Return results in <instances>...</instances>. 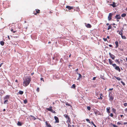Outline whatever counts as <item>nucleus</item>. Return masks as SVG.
Returning a JSON list of instances; mask_svg holds the SVG:
<instances>
[{
  "mask_svg": "<svg viewBox=\"0 0 127 127\" xmlns=\"http://www.w3.org/2000/svg\"><path fill=\"white\" fill-rule=\"evenodd\" d=\"M31 81V78L28 77L23 82L24 86L26 87L28 86L30 83Z\"/></svg>",
  "mask_w": 127,
  "mask_h": 127,
  "instance_id": "f257e3e1",
  "label": "nucleus"
},
{
  "mask_svg": "<svg viewBox=\"0 0 127 127\" xmlns=\"http://www.w3.org/2000/svg\"><path fill=\"white\" fill-rule=\"evenodd\" d=\"M10 96V95H6L4 97V104H6V103L7 102H8V100Z\"/></svg>",
  "mask_w": 127,
  "mask_h": 127,
  "instance_id": "f03ea898",
  "label": "nucleus"
},
{
  "mask_svg": "<svg viewBox=\"0 0 127 127\" xmlns=\"http://www.w3.org/2000/svg\"><path fill=\"white\" fill-rule=\"evenodd\" d=\"M109 100L110 101H112L114 98V95L111 93H110L109 94Z\"/></svg>",
  "mask_w": 127,
  "mask_h": 127,
  "instance_id": "7ed1b4c3",
  "label": "nucleus"
},
{
  "mask_svg": "<svg viewBox=\"0 0 127 127\" xmlns=\"http://www.w3.org/2000/svg\"><path fill=\"white\" fill-rule=\"evenodd\" d=\"M112 66L114 67H115V69L117 70H118L119 72L121 71V69L119 66H117L115 64H113Z\"/></svg>",
  "mask_w": 127,
  "mask_h": 127,
  "instance_id": "20e7f679",
  "label": "nucleus"
},
{
  "mask_svg": "<svg viewBox=\"0 0 127 127\" xmlns=\"http://www.w3.org/2000/svg\"><path fill=\"white\" fill-rule=\"evenodd\" d=\"M94 112L96 116L101 114L100 112L97 110L95 109V110L94 111Z\"/></svg>",
  "mask_w": 127,
  "mask_h": 127,
  "instance_id": "39448f33",
  "label": "nucleus"
},
{
  "mask_svg": "<svg viewBox=\"0 0 127 127\" xmlns=\"http://www.w3.org/2000/svg\"><path fill=\"white\" fill-rule=\"evenodd\" d=\"M112 14L111 13H109L108 17V19L109 21H110L112 19Z\"/></svg>",
  "mask_w": 127,
  "mask_h": 127,
  "instance_id": "423d86ee",
  "label": "nucleus"
},
{
  "mask_svg": "<svg viewBox=\"0 0 127 127\" xmlns=\"http://www.w3.org/2000/svg\"><path fill=\"white\" fill-rule=\"evenodd\" d=\"M109 54L112 59L113 60H114L115 57V56L114 55L111 54L110 53H109Z\"/></svg>",
  "mask_w": 127,
  "mask_h": 127,
  "instance_id": "0eeeda50",
  "label": "nucleus"
},
{
  "mask_svg": "<svg viewBox=\"0 0 127 127\" xmlns=\"http://www.w3.org/2000/svg\"><path fill=\"white\" fill-rule=\"evenodd\" d=\"M54 119L55 120V123H59V120L58 118L56 116L54 117Z\"/></svg>",
  "mask_w": 127,
  "mask_h": 127,
  "instance_id": "6e6552de",
  "label": "nucleus"
},
{
  "mask_svg": "<svg viewBox=\"0 0 127 127\" xmlns=\"http://www.w3.org/2000/svg\"><path fill=\"white\" fill-rule=\"evenodd\" d=\"M66 8H67L69 10H70L71 9H73V6H67Z\"/></svg>",
  "mask_w": 127,
  "mask_h": 127,
  "instance_id": "1a4fd4ad",
  "label": "nucleus"
},
{
  "mask_svg": "<svg viewBox=\"0 0 127 127\" xmlns=\"http://www.w3.org/2000/svg\"><path fill=\"white\" fill-rule=\"evenodd\" d=\"M115 18L117 19H119L121 18V17L120 15L117 14L116 15Z\"/></svg>",
  "mask_w": 127,
  "mask_h": 127,
  "instance_id": "9d476101",
  "label": "nucleus"
},
{
  "mask_svg": "<svg viewBox=\"0 0 127 127\" xmlns=\"http://www.w3.org/2000/svg\"><path fill=\"white\" fill-rule=\"evenodd\" d=\"M86 27L88 28H91L92 27L91 25L89 24H87L86 25Z\"/></svg>",
  "mask_w": 127,
  "mask_h": 127,
  "instance_id": "9b49d317",
  "label": "nucleus"
},
{
  "mask_svg": "<svg viewBox=\"0 0 127 127\" xmlns=\"http://www.w3.org/2000/svg\"><path fill=\"white\" fill-rule=\"evenodd\" d=\"M110 107H108L106 108L107 112L108 113H110Z\"/></svg>",
  "mask_w": 127,
  "mask_h": 127,
  "instance_id": "f8f14e48",
  "label": "nucleus"
},
{
  "mask_svg": "<svg viewBox=\"0 0 127 127\" xmlns=\"http://www.w3.org/2000/svg\"><path fill=\"white\" fill-rule=\"evenodd\" d=\"M48 122H47V121H46L45 122V123L46 126L48 127H51V125L49 124L48 123Z\"/></svg>",
  "mask_w": 127,
  "mask_h": 127,
  "instance_id": "ddd939ff",
  "label": "nucleus"
},
{
  "mask_svg": "<svg viewBox=\"0 0 127 127\" xmlns=\"http://www.w3.org/2000/svg\"><path fill=\"white\" fill-rule=\"evenodd\" d=\"M67 119V122L68 123H70L71 119L69 117Z\"/></svg>",
  "mask_w": 127,
  "mask_h": 127,
  "instance_id": "4468645a",
  "label": "nucleus"
},
{
  "mask_svg": "<svg viewBox=\"0 0 127 127\" xmlns=\"http://www.w3.org/2000/svg\"><path fill=\"white\" fill-rule=\"evenodd\" d=\"M109 62V64L110 65H112V64H112L113 61H112L111 59H108Z\"/></svg>",
  "mask_w": 127,
  "mask_h": 127,
  "instance_id": "2eb2a0df",
  "label": "nucleus"
},
{
  "mask_svg": "<svg viewBox=\"0 0 127 127\" xmlns=\"http://www.w3.org/2000/svg\"><path fill=\"white\" fill-rule=\"evenodd\" d=\"M52 106H50L49 108H47L46 109L48 111H50L52 110Z\"/></svg>",
  "mask_w": 127,
  "mask_h": 127,
  "instance_id": "dca6fc26",
  "label": "nucleus"
},
{
  "mask_svg": "<svg viewBox=\"0 0 127 127\" xmlns=\"http://www.w3.org/2000/svg\"><path fill=\"white\" fill-rule=\"evenodd\" d=\"M77 74L79 75V77L77 79V80H78L82 77V75L78 73V72H77Z\"/></svg>",
  "mask_w": 127,
  "mask_h": 127,
  "instance_id": "f3484780",
  "label": "nucleus"
},
{
  "mask_svg": "<svg viewBox=\"0 0 127 127\" xmlns=\"http://www.w3.org/2000/svg\"><path fill=\"white\" fill-rule=\"evenodd\" d=\"M17 124L18 126H21L22 125V124L21 122L18 121V122Z\"/></svg>",
  "mask_w": 127,
  "mask_h": 127,
  "instance_id": "a211bd4d",
  "label": "nucleus"
},
{
  "mask_svg": "<svg viewBox=\"0 0 127 127\" xmlns=\"http://www.w3.org/2000/svg\"><path fill=\"white\" fill-rule=\"evenodd\" d=\"M111 5L113 7H115L116 6V3L115 2H113V4H111Z\"/></svg>",
  "mask_w": 127,
  "mask_h": 127,
  "instance_id": "6ab92c4d",
  "label": "nucleus"
},
{
  "mask_svg": "<svg viewBox=\"0 0 127 127\" xmlns=\"http://www.w3.org/2000/svg\"><path fill=\"white\" fill-rule=\"evenodd\" d=\"M115 44L116 45V48H117L119 46L118 42V41H116L115 42Z\"/></svg>",
  "mask_w": 127,
  "mask_h": 127,
  "instance_id": "aec40b11",
  "label": "nucleus"
},
{
  "mask_svg": "<svg viewBox=\"0 0 127 127\" xmlns=\"http://www.w3.org/2000/svg\"><path fill=\"white\" fill-rule=\"evenodd\" d=\"M100 95V97L98 98V99H99L102 100V97H103V96L102 95V94H101Z\"/></svg>",
  "mask_w": 127,
  "mask_h": 127,
  "instance_id": "412c9836",
  "label": "nucleus"
},
{
  "mask_svg": "<svg viewBox=\"0 0 127 127\" xmlns=\"http://www.w3.org/2000/svg\"><path fill=\"white\" fill-rule=\"evenodd\" d=\"M18 93L22 95L23 94L24 92L23 91H19Z\"/></svg>",
  "mask_w": 127,
  "mask_h": 127,
  "instance_id": "4be33fe9",
  "label": "nucleus"
},
{
  "mask_svg": "<svg viewBox=\"0 0 127 127\" xmlns=\"http://www.w3.org/2000/svg\"><path fill=\"white\" fill-rule=\"evenodd\" d=\"M35 11H36V12L37 13H40V11L38 9H36Z\"/></svg>",
  "mask_w": 127,
  "mask_h": 127,
  "instance_id": "5701e85b",
  "label": "nucleus"
},
{
  "mask_svg": "<svg viewBox=\"0 0 127 127\" xmlns=\"http://www.w3.org/2000/svg\"><path fill=\"white\" fill-rule=\"evenodd\" d=\"M76 11H77L78 12H79V11H80V9L78 6L76 8Z\"/></svg>",
  "mask_w": 127,
  "mask_h": 127,
  "instance_id": "b1692460",
  "label": "nucleus"
},
{
  "mask_svg": "<svg viewBox=\"0 0 127 127\" xmlns=\"http://www.w3.org/2000/svg\"><path fill=\"white\" fill-rule=\"evenodd\" d=\"M123 31L122 30H121V31L119 32V34L120 35H123Z\"/></svg>",
  "mask_w": 127,
  "mask_h": 127,
  "instance_id": "393cba45",
  "label": "nucleus"
},
{
  "mask_svg": "<svg viewBox=\"0 0 127 127\" xmlns=\"http://www.w3.org/2000/svg\"><path fill=\"white\" fill-rule=\"evenodd\" d=\"M4 44V42L3 41H1L0 42V44L1 45H3Z\"/></svg>",
  "mask_w": 127,
  "mask_h": 127,
  "instance_id": "a878e982",
  "label": "nucleus"
},
{
  "mask_svg": "<svg viewBox=\"0 0 127 127\" xmlns=\"http://www.w3.org/2000/svg\"><path fill=\"white\" fill-rule=\"evenodd\" d=\"M64 117H65L66 118H67L69 116L66 114H64Z\"/></svg>",
  "mask_w": 127,
  "mask_h": 127,
  "instance_id": "bb28decb",
  "label": "nucleus"
},
{
  "mask_svg": "<svg viewBox=\"0 0 127 127\" xmlns=\"http://www.w3.org/2000/svg\"><path fill=\"white\" fill-rule=\"evenodd\" d=\"M112 28V26L111 25V24L110 25H109L108 26V28L107 29V30H109V29H111Z\"/></svg>",
  "mask_w": 127,
  "mask_h": 127,
  "instance_id": "cd10ccee",
  "label": "nucleus"
},
{
  "mask_svg": "<svg viewBox=\"0 0 127 127\" xmlns=\"http://www.w3.org/2000/svg\"><path fill=\"white\" fill-rule=\"evenodd\" d=\"M114 77L118 80L120 81L121 80V78L119 77H117L116 76H114Z\"/></svg>",
  "mask_w": 127,
  "mask_h": 127,
  "instance_id": "c85d7f7f",
  "label": "nucleus"
},
{
  "mask_svg": "<svg viewBox=\"0 0 127 127\" xmlns=\"http://www.w3.org/2000/svg\"><path fill=\"white\" fill-rule=\"evenodd\" d=\"M126 15L125 13H123L122 14L121 16L123 17H124L126 16Z\"/></svg>",
  "mask_w": 127,
  "mask_h": 127,
  "instance_id": "c756f323",
  "label": "nucleus"
},
{
  "mask_svg": "<svg viewBox=\"0 0 127 127\" xmlns=\"http://www.w3.org/2000/svg\"><path fill=\"white\" fill-rule=\"evenodd\" d=\"M113 112L114 113H115L116 112V110L114 108H113L112 109Z\"/></svg>",
  "mask_w": 127,
  "mask_h": 127,
  "instance_id": "7c9ffc66",
  "label": "nucleus"
},
{
  "mask_svg": "<svg viewBox=\"0 0 127 127\" xmlns=\"http://www.w3.org/2000/svg\"><path fill=\"white\" fill-rule=\"evenodd\" d=\"M75 84H73L71 86V88L74 89L75 88Z\"/></svg>",
  "mask_w": 127,
  "mask_h": 127,
  "instance_id": "2f4dec72",
  "label": "nucleus"
},
{
  "mask_svg": "<svg viewBox=\"0 0 127 127\" xmlns=\"http://www.w3.org/2000/svg\"><path fill=\"white\" fill-rule=\"evenodd\" d=\"M87 108L89 111H90L91 109L90 107L89 106H88L87 107Z\"/></svg>",
  "mask_w": 127,
  "mask_h": 127,
  "instance_id": "473e14b6",
  "label": "nucleus"
},
{
  "mask_svg": "<svg viewBox=\"0 0 127 127\" xmlns=\"http://www.w3.org/2000/svg\"><path fill=\"white\" fill-rule=\"evenodd\" d=\"M121 37L122 39H125L126 38V37L125 36H123V35H121Z\"/></svg>",
  "mask_w": 127,
  "mask_h": 127,
  "instance_id": "72a5a7b5",
  "label": "nucleus"
},
{
  "mask_svg": "<svg viewBox=\"0 0 127 127\" xmlns=\"http://www.w3.org/2000/svg\"><path fill=\"white\" fill-rule=\"evenodd\" d=\"M31 116L32 117V118L34 120H35L36 119V118L34 116Z\"/></svg>",
  "mask_w": 127,
  "mask_h": 127,
  "instance_id": "f704fd0d",
  "label": "nucleus"
},
{
  "mask_svg": "<svg viewBox=\"0 0 127 127\" xmlns=\"http://www.w3.org/2000/svg\"><path fill=\"white\" fill-rule=\"evenodd\" d=\"M11 31L13 33H15L16 32V31H13V29H11Z\"/></svg>",
  "mask_w": 127,
  "mask_h": 127,
  "instance_id": "c9c22d12",
  "label": "nucleus"
},
{
  "mask_svg": "<svg viewBox=\"0 0 127 127\" xmlns=\"http://www.w3.org/2000/svg\"><path fill=\"white\" fill-rule=\"evenodd\" d=\"M86 120L87 121L88 123H90V121L88 119H86Z\"/></svg>",
  "mask_w": 127,
  "mask_h": 127,
  "instance_id": "e433bc0d",
  "label": "nucleus"
},
{
  "mask_svg": "<svg viewBox=\"0 0 127 127\" xmlns=\"http://www.w3.org/2000/svg\"><path fill=\"white\" fill-rule=\"evenodd\" d=\"M115 61L117 62L119 64H120V62L118 60L116 59L115 60Z\"/></svg>",
  "mask_w": 127,
  "mask_h": 127,
  "instance_id": "4c0bfd02",
  "label": "nucleus"
},
{
  "mask_svg": "<svg viewBox=\"0 0 127 127\" xmlns=\"http://www.w3.org/2000/svg\"><path fill=\"white\" fill-rule=\"evenodd\" d=\"M24 103L25 104L27 102V101L26 99L25 100H24Z\"/></svg>",
  "mask_w": 127,
  "mask_h": 127,
  "instance_id": "58836bf2",
  "label": "nucleus"
},
{
  "mask_svg": "<svg viewBox=\"0 0 127 127\" xmlns=\"http://www.w3.org/2000/svg\"><path fill=\"white\" fill-rule=\"evenodd\" d=\"M36 91L38 92L39 91V87H37V89L36 90Z\"/></svg>",
  "mask_w": 127,
  "mask_h": 127,
  "instance_id": "ea45409f",
  "label": "nucleus"
},
{
  "mask_svg": "<svg viewBox=\"0 0 127 127\" xmlns=\"http://www.w3.org/2000/svg\"><path fill=\"white\" fill-rule=\"evenodd\" d=\"M51 112L54 113H56V112L54 110H51L50 111Z\"/></svg>",
  "mask_w": 127,
  "mask_h": 127,
  "instance_id": "a19ab883",
  "label": "nucleus"
},
{
  "mask_svg": "<svg viewBox=\"0 0 127 127\" xmlns=\"http://www.w3.org/2000/svg\"><path fill=\"white\" fill-rule=\"evenodd\" d=\"M121 82L124 86H125V84L124 82L122 81H121Z\"/></svg>",
  "mask_w": 127,
  "mask_h": 127,
  "instance_id": "79ce46f5",
  "label": "nucleus"
},
{
  "mask_svg": "<svg viewBox=\"0 0 127 127\" xmlns=\"http://www.w3.org/2000/svg\"><path fill=\"white\" fill-rule=\"evenodd\" d=\"M124 105L125 106H127V103H124Z\"/></svg>",
  "mask_w": 127,
  "mask_h": 127,
  "instance_id": "37998d69",
  "label": "nucleus"
},
{
  "mask_svg": "<svg viewBox=\"0 0 127 127\" xmlns=\"http://www.w3.org/2000/svg\"><path fill=\"white\" fill-rule=\"evenodd\" d=\"M111 117H112L113 116V114L112 113H111L109 115Z\"/></svg>",
  "mask_w": 127,
  "mask_h": 127,
  "instance_id": "c03bdc74",
  "label": "nucleus"
},
{
  "mask_svg": "<svg viewBox=\"0 0 127 127\" xmlns=\"http://www.w3.org/2000/svg\"><path fill=\"white\" fill-rule=\"evenodd\" d=\"M103 39L104 41H107V38H103Z\"/></svg>",
  "mask_w": 127,
  "mask_h": 127,
  "instance_id": "a18cd8bd",
  "label": "nucleus"
},
{
  "mask_svg": "<svg viewBox=\"0 0 127 127\" xmlns=\"http://www.w3.org/2000/svg\"><path fill=\"white\" fill-rule=\"evenodd\" d=\"M112 124L113 125V126L114 127H118L116 125H114L113 124Z\"/></svg>",
  "mask_w": 127,
  "mask_h": 127,
  "instance_id": "49530a36",
  "label": "nucleus"
},
{
  "mask_svg": "<svg viewBox=\"0 0 127 127\" xmlns=\"http://www.w3.org/2000/svg\"><path fill=\"white\" fill-rule=\"evenodd\" d=\"M64 57H65V58H66V59H67L68 58V57L67 56H64Z\"/></svg>",
  "mask_w": 127,
  "mask_h": 127,
  "instance_id": "de8ad7c7",
  "label": "nucleus"
},
{
  "mask_svg": "<svg viewBox=\"0 0 127 127\" xmlns=\"http://www.w3.org/2000/svg\"><path fill=\"white\" fill-rule=\"evenodd\" d=\"M117 124L118 125H120L121 124V123L120 122H117Z\"/></svg>",
  "mask_w": 127,
  "mask_h": 127,
  "instance_id": "09e8293b",
  "label": "nucleus"
},
{
  "mask_svg": "<svg viewBox=\"0 0 127 127\" xmlns=\"http://www.w3.org/2000/svg\"><path fill=\"white\" fill-rule=\"evenodd\" d=\"M68 127H71V126L68 123Z\"/></svg>",
  "mask_w": 127,
  "mask_h": 127,
  "instance_id": "8fccbe9b",
  "label": "nucleus"
},
{
  "mask_svg": "<svg viewBox=\"0 0 127 127\" xmlns=\"http://www.w3.org/2000/svg\"><path fill=\"white\" fill-rule=\"evenodd\" d=\"M125 111L127 113V108L125 109Z\"/></svg>",
  "mask_w": 127,
  "mask_h": 127,
  "instance_id": "3c124183",
  "label": "nucleus"
},
{
  "mask_svg": "<svg viewBox=\"0 0 127 127\" xmlns=\"http://www.w3.org/2000/svg\"><path fill=\"white\" fill-rule=\"evenodd\" d=\"M96 77H94L93 78V80H95V79H96Z\"/></svg>",
  "mask_w": 127,
  "mask_h": 127,
  "instance_id": "603ef678",
  "label": "nucleus"
},
{
  "mask_svg": "<svg viewBox=\"0 0 127 127\" xmlns=\"http://www.w3.org/2000/svg\"><path fill=\"white\" fill-rule=\"evenodd\" d=\"M66 105H68L69 106H70V105L68 103H66Z\"/></svg>",
  "mask_w": 127,
  "mask_h": 127,
  "instance_id": "864d4df0",
  "label": "nucleus"
},
{
  "mask_svg": "<svg viewBox=\"0 0 127 127\" xmlns=\"http://www.w3.org/2000/svg\"><path fill=\"white\" fill-rule=\"evenodd\" d=\"M91 123L93 125V126L95 125V124L94 123L93 121L91 122Z\"/></svg>",
  "mask_w": 127,
  "mask_h": 127,
  "instance_id": "5fc2aeb1",
  "label": "nucleus"
},
{
  "mask_svg": "<svg viewBox=\"0 0 127 127\" xmlns=\"http://www.w3.org/2000/svg\"><path fill=\"white\" fill-rule=\"evenodd\" d=\"M40 80H42L43 81H44V80L43 78H41Z\"/></svg>",
  "mask_w": 127,
  "mask_h": 127,
  "instance_id": "6e6d98bb",
  "label": "nucleus"
},
{
  "mask_svg": "<svg viewBox=\"0 0 127 127\" xmlns=\"http://www.w3.org/2000/svg\"><path fill=\"white\" fill-rule=\"evenodd\" d=\"M57 55V54H55V55H54L55 57H54L53 58V59H54V60L55 59V56H56V55Z\"/></svg>",
  "mask_w": 127,
  "mask_h": 127,
  "instance_id": "4d7b16f0",
  "label": "nucleus"
},
{
  "mask_svg": "<svg viewBox=\"0 0 127 127\" xmlns=\"http://www.w3.org/2000/svg\"><path fill=\"white\" fill-rule=\"evenodd\" d=\"M113 88H111V89H109V91L112 90H113Z\"/></svg>",
  "mask_w": 127,
  "mask_h": 127,
  "instance_id": "13d9d810",
  "label": "nucleus"
},
{
  "mask_svg": "<svg viewBox=\"0 0 127 127\" xmlns=\"http://www.w3.org/2000/svg\"><path fill=\"white\" fill-rule=\"evenodd\" d=\"M33 13L35 15H36L37 14V13L36 12V13L34 12V13Z\"/></svg>",
  "mask_w": 127,
  "mask_h": 127,
  "instance_id": "bf43d9fd",
  "label": "nucleus"
},
{
  "mask_svg": "<svg viewBox=\"0 0 127 127\" xmlns=\"http://www.w3.org/2000/svg\"><path fill=\"white\" fill-rule=\"evenodd\" d=\"M109 46L111 47H112V46L111 45H109Z\"/></svg>",
  "mask_w": 127,
  "mask_h": 127,
  "instance_id": "052dcab7",
  "label": "nucleus"
},
{
  "mask_svg": "<svg viewBox=\"0 0 127 127\" xmlns=\"http://www.w3.org/2000/svg\"><path fill=\"white\" fill-rule=\"evenodd\" d=\"M120 116H121V117L122 118L123 117H124V116L123 115H121Z\"/></svg>",
  "mask_w": 127,
  "mask_h": 127,
  "instance_id": "680f3d73",
  "label": "nucleus"
},
{
  "mask_svg": "<svg viewBox=\"0 0 127 127\" xmlns=\"http://www.w3.org/2000/svg\"><path fill=\"white\" fill-rule=\"evenodd\" d=\"M8 38L9 39V40L10 39V37L9 35L8 36Z\"/></svg>",
  "mask_w": 127,
  "mask_h": 127,
  "instance_id": "e2e57ef3",
  "label": "nucleus"
},
{
  "mask_svg": "<svg viewBox=\"0 0 127 127\" xmlns=\"http://www.w3.org/2000/svg\"><path fill=\"white\" fill-rule=\"evenodd\" d=\"M2 64L3 63H2L0 64V67H1Z\"/></svg>",
  "mask_w": 127,
  "mask_h": 127,
  "instance_id": "0e129e2a",
  "label": "nucleus"
},
{
  "mask_svg": "<svg viewBox=\"0 0 127 127\" xmlns=\"http://www.w3.org/2000/svg\"><path fill=\"white\" fill-rule=\"evenodd\" d=\"M109 25V23H107L106 24V25H107V26H108V25Z\"/></svg>",
  "mask_w": 127,
  "mask_h": 127,
  "instance_id": "69168bd1",
  "label": "nucleus"
},
{
  "mask_svg": "<svg viewBox=\"0 0 127 127\" xmlns=\"http://www.w3.org/2000/svg\"><path fill=\"white\" fill-rule=\"evenodd\" d=\"M127 124V122H125L124 123V124L125 125L126 124Z\"/></svg>",
  "mask_w": 127,
  "mask_h": 127,
  "instance_id": "338daca9",
  "label": "nucleus"
},
{
  "mask_svg": "<svg viewBox=\"0 0 127 127\" xmlns=\"http://www.w3.org/2000/svg\"><path fill=\"white\" fill-rule=\"evenodd\" d=\"M5 109H4L3 110V112H4V111H5Z\"/></svg>",
  "mask_w": 127,
  "mask_h": 127,
  "instance_id": "774afa93",
  "label": "nucleus"
}]
</instances>
